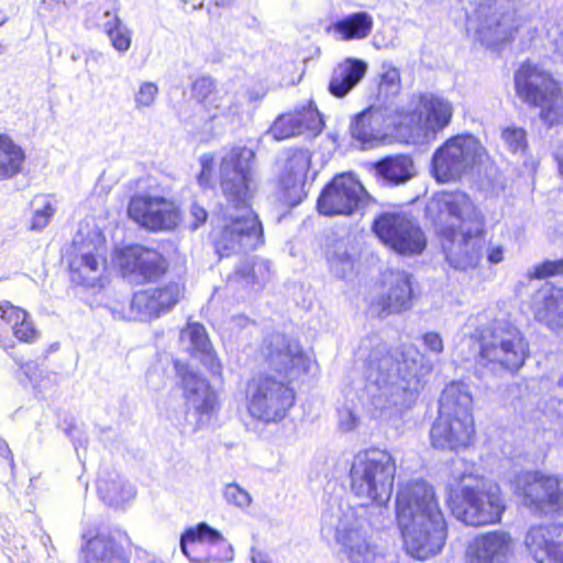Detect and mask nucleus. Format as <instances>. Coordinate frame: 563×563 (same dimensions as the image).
<instances>
[{
    "label": "nucleus",
    "instance_id": "0eeeda50",
    "mask_svg": "<svg viewBox=\"0 0 563 563\" xmlns=\"http://www.w3.org/2000/svg\"><path fill=\"white\" fill-rule=\"evenodd\" d=\"M396 461L386 450L358 452L350 468L351 490L365 504H376L382 510L393 493Z\"/></svg>",
    "mask_w": 563,
    "mask_h": 563
},
{
    "label": "nucleus",
    "instance_id": "20e7f679",
    "mask_svg": "<svg viewBox=\"0 0 563 563\" xmlns=\"http://www.w3.org/2000/svg\"><path fill=\"white\" fill-rule=\"evenodd\" d=\"M396 519L411 556L426 560L444 547L446 522L428 482L416 479L400 485L396 496Z\"/></svg>",
    "mask_w": 563,
    "mask_h": 563
},
{
    "label": "nucleus",
    "instance_id": "393cba45",
    "mask_svg": "<svg viewBox=\"0 0 563 563\" xmlns=\"http://www.w3.org/2000/svg\"><path fill=\"white\" fill-rule=\"evenodd\" d=\"M413 113L410 114V123L422 125L433 132L440 131L452 119L453 107L441 96L424 92L412 97Z\"/></svg>",
    "mask_w": 563,
    "mask_h": 563
},
{
    "label": "nucleus",
    "instance_id": "a18cd8bd",
    "mask_svg": "<svg viewBox=\"0 0 563 563\" xmlns=\"http://www.w3.org/2000/svg\"><path fill=\"white\" fill-rule=\"evenodd\" d=\"M77 0H41L36 12L41 20L52 24L66 16Z\"/></svg>",
    "mask_w": 563,
    "mask_h": 563
},
{
    "label": "nucleus",
    "instance_id": "79ce46f5",
    "mask_svg": "<svg viewBox=\"0 0 563 563\" xmlns=\"http://www.w3.org/2000/svg\"><path fill=\"white\" fill-rule=\"evenodd\" d=\"M23 150L9 136L0 134V179L11 178L21 170Z\"/></svg>",
    "mask_w": 563,
    "mask_h": 563
},
{
    "label": "nucleus",
    "instance_id": "680f3d73",
    "mask_svg": "<svg viewBox=\"0 0 563 563\" xmlns=\"http://www.w3.org/2000/svg\"><path fill=\"white\" fill-rule=\"evenodd\" d=\"M0 456L3 459H8L13 463L12 452L8 445V443L0 437Z\"/></svg>",
    "mask_w": 563,
    "mask_h": 563
},
{
    "label": "nucleus",
    "instance_id": "e433bc0d",
    "mask_svg": "<svg viewBox=\"0 0 563 563\" xmlns=\"http://www.w3.org/2000/svg\"><path fill=\"white\" fill-rule=\"evenodd\" d=\"M473 398L470 388L462 382H452L443 389L439 400V413L457 416H472Z\"/></svg>",
    "mask_w": 563,
    "mask_h": 563
},
{
    "label": "nucleus",
    "instance_id": "bb28decb",
    "mask_svg": "<svg viewBox=\"0 0 563 563\" xmlns=\"http://www.w3.org/2000/svg\"><path fill=\"white\" fill-rule=\"evenodd\" d=\"M310 163L311 155L308 150L296 148L286 152V161L279 180L288 199L295 203L301 200Z\"/></svg>",
    "mask_w": 563,
    "mask_h": 563
},
{
    "label": "nucleus",
    "instance_id": "a878e982",
    "mask_svg": "<svg viewBox=\"0 0 563 563\" xmlns=\"http://www.w3.org/2000/svg\"><path fill=\"white\" fill-rule=\"evenodd\" d=\"M80 556L84 563H130V558L115 538L108 533L84 531Z\"/></svg>",
    "mask_w": 563,
    "mask_h": 563
},
{
    "label": "nucleus",
    "instance_id": "2f4dec72",
    "mask_svg": "<svg viewBox=\"0 0 563 563\" xmlns=\"http://www.w3.org/2000/svg\"><path fill=\"white\" fill-rule=\"evenodd\" d=\"M386 284L388 289L383 297V311L395 313L409 309L413 299L411 275L405 271H393Z\"/></svg>",
    "mask_w": 563,
    "mask_h": 563
},
{
    "label": "nucleus",
    "instance_id": "ea45409f",
    "mask_svg": "<svg viewBox=\"0 0 563 563\" xmlns=\"http://www.w3.org/2000/svg\"><path fill=\"white\" fill-rule=\"evenodd\" d=\"M376 170L382 178L394 185L404 184L413 176L412 161L406 155L385 157L377 163Z\"/></svg>",
    "mask_w": 563,
    "mask_h": 563
},
{
    "label": "nucleus",
    "instance_id": "9d476101",
    "mask_svg": "<svg viewBox=\"0 0 563 563\" xmlns=\"http://www.w3.org/2000/svg\"><path fill=\"white\" fill-rule=\"evenodd\" d=\"M516 91L528 104L540 109L541 120L558 124L562 117L560 88L551 75L537 65L525 63L515 76Z\"/></svg>",
    "mask_w": 563,
    "mask_h": 563
},
{
    "label": "nucleus",
    "instance_id": "4d7b16f0",
    "mask_svg": "<svg viewBox=\"0 0 563 563\" xmlns=\"http://www.w3.org/2000/svg\"><path fill=\"white\" fill-rule=\"evenodd\" d=\"M423 344L432 353L440 354L443 351V341L439 333L428 332L422 336Z\"/></svg>",
    "mask_w": 563,
    "mask_h": 563
},
{
    "label": "nucleus",
    "instance_id": "412c9836",
    "mask_svg": "<svg viewBox=\"0 0 563 563\" xmlns=\"http://www.w3.org/2000/svg\"><path fill=\"white\" fill-rule=\"evenodd\" d=\"M179 296L180 287L177 283L136 291L130 302L131 313L141 321L159 318L176 306Z\"/></svg>",
    "mask_w": 563,
    "mask_h": 563
},
{
    "label": "nucleus",
    "instance_id": "aec40b11",
    "mask_svg": "<svg viewBox=\"0 0 563 563\" xmlns=\"http://www.w3.org/2000/svg\"><path fill=\"white\" fill-rule=\"evenodd\" d=\"M120 266L125 277L135 283L153 282L167 271L165 257L154 249L133 245L125 249L120 257Z\"/></svg>",
    "mask_w": 563,
    "mask_h": 563
},
{
    "label": "nucleus",
    "instance_id": "f8f14e48",
    "mask_svg": "<svg viewBox=\"0 0 563 563\" xmlns=\"http://www.w3.org/2000/svg\"><path fill=\"white\" fill-rule=\"evenodd\" d=\"M484 154V147L474 136L451 137L432 156L433 175L441 183L456 180L479 163Z\"/></svg>",
    "mask_w": 563,
    "mask_h": 563
},
{
    "label": "nucleus",
    "instance_id": "a211bd4d",
    "mask_svg": "<svg viewBox=\"0 0 563 563\" xmlns=\"http://www.w3.org/2000/svg\"><path fill=\"white\" fill-rule=\"evenodd\" d=\"M263 353L269 367L289 382L308 369L309 358L299 342L282 333L272 334Z\"/></svg>",
    "mask_w": 563,
    "mask_h": 563
},
{
    "label": "nucleus",
    "instance_id": "6e6d98bb",
    "mask_svg": "<svg viewBox=\"0 0 563 563\" xmlns=\"http://www.w3.org/2000/svg\"><path fill=\"white\" fill-rule=\"evenodd\" d=\"M190 217L194 220L190 223V228L192 230H197L201 224H203L207 221L208 212L198 202H192L190 207Z\"/></svg>",
    "mask_w": 563,
    "mask_h": 563
},
{
    "label": "nucleus",
    "instance_id": "338daca9",
    "mask_svg": "<svg viewBox=\"0 0 563 563\" xmlns=\"http://www.w3.org/2000/svg\"><path fill=\"white\" fill-rule=\"evenodd\" d=\"M253 563H268L261 554L257 556H253Z\"/></svg>",
    "mask_w": 563,
    "mask_h": 563
},
{
    "label": "nucleus",
    "instance_id": "4c0bfd02",
    "mask_svg": "<svg viewBox=\"0 0 563 563\" xmlns=\"http://www.w3.org/2000/svg\"><path fill=\"white\" fill-rule=\"evenodd\" d=\"M325 258L330 272L338 278L347 279L353 275L355 250L349 239H339L327 246Z\"/></svg>",
    "mask_w": 563,
    "mask_h": 563
},
{
    "label": "nucleus",
    "instance_id": "c9c22d12",
    "mask_svg": "<svg viewBox=\"0 0 563 563\" xmlns=\"http://www.w3.org/2000/svg\"><path fill=\"white\" fill-rule=\"evenodd\" d=\"M97 489L100 498L113 507H119L135 496V488L114 471L99 474Z\"/></svg>",
    "mask_w": 563,
    "mask_h": 563
},
{
    "label": "nucleus",
    "instance_id": "c03bdc74",
    "mask_svg": "<svg viewBox=\"0 0 563 563\" xmlns=\"http://www.w3.org/2000/svg\"><path fill=\"white\" fill-rule=\"evenodd\" d=\"M32 217L29 224V230L40 231L44 229L55 214V207L51 198L46 195L35 196L30 202Z\"/></svg>",
    "mask_w": 563,
    "mask_h": 563
},
{
    "label": "nucleus",
    "instance_id": "dca6fc26",
    "mask_svg": "<svg viewBox=\"0 0 563 563\" xmlns=\"http://www.w3.org/2000/svg\"><path fill=\"white\" fill-rule=\"evenodd\" d=\"M180 550L194 563L228 562L234 556L232 545L221 532L206 522L181 534Z\"/></svg>",
    "mask_w": 563,
    "mask_h": 563
},
{
    "label": "nucleus",
    "instance_id": "ddd939ff",
    "mask_svg": "<svg viewBox=\"0 0 563 563\" xmlns=\"http://www.w3.org/2000/svg\"><path fill=\"white\" fill-rule=\"evenodd\" d=\"M373 231L389 249L400 255L421 254L427 238L419 223L405 212H384L373 222Z\"/></svg>",
    "mask_w": 563,
    "mask_h": 563
},
{
    "label": "nucleus",
    "instance_id": "c756f323",
    "mask_svg": "<svg viewBox=\"0 0 563 563\" xmlns=\"http://www.w3.org/2000/svg\"><path fill=\"white\" fill-rule=\"evenodd\" d=\"M320 129V114L313 103L309 102L308 107L303 108L302 111L278 117L268 133L273 139L282 141L300 135L306 130L314 131Z\"/></svg>",
    "mask_w": 563,
    "mask_h": 563
},
{
    "label": "nucleus",
    "instance_id": "37998d69",
    "mask_svg": "<svg viewBox=\"0 0 563 563\" xmlns=\"http://www.w3.org/2000/svg\"><path fill=\"white\" fill-rule=\"evenodd\" d=\"M192 96L208 110L211 108L216 110L211 118L231 113V108L222 102H217L218 96L214 92V82L210 77L202 76L194 81Z\"/></svg>",
    "mask_w": 563,
    "mask_h": 563
},
{
    "label": "nucleus",
    "instance_id": "58836bf2",
    "mask_svg": "<svg viewBox=\"0 0 563 563\" xmlns=\"http://www.w3.org/2000/svg\"><path fill=\"white\" fill-rule=\"evenodd\" d=\"M104 261L88 252L75 257L70 264L73 279L87 287H95L101 275Z\"/></svg>",
    "mask_w": 563,
    "mask_h": 563
},
{
    "label": "nucleus",
    "instance_id": "09e8293b",
    "mask_svg": "<svg viewBox=\"0 0 563 563\" xmlns=\"http://www.w3.org/2000/svg\"><path fill=\"white\" fill-rule=\"evenodd\" d=\"M223 497L227 503L241 509L247 508L252 503L251 495L235 483L228 484L224 487Z\"/></svg>",
    "mask_w": 563,
    "mask_h": 563
},
{
    "label": "nucleus",
    "instance_id": "5fc2aeb1",
    "mask_svg": "<svg viewBox=\"0 0 563 563\" xmlns=\"http://www.w3.org/2000/svg\"><path fill=\"white\" fill-rule=\"evenodd\" d=\"M108 36L117 51L125 52L129 49L131 45V36L125 26H122L121 29H119L118 31L113 32Z\"/></svg>",
    "mask_w": 563,
    "mask_h": 563
},
{
    "label": "nucleus",
    "instance_id": "473e14b6",
    "mask_svg": "<svg viewBox=\"0 0 563 563\" xmlns=\"http://www.w3.org/2000/svg\"><path fill=\"white\" fill-rule=\"evenodd\" d=\"M386 125L383 111L379 108L369 107L352 120L350 132L352 137L361 142L363 146L372 147L383 137Z\"/></svg>",
    "mask_w": 563,
    "mask_h": 563
},
{
    "label": "nucleus",
    "instance_id": "6e6552de",
    "mask_svg": "<svg viewBox=\"0 0 563 563\" xmlns=\"http://www.w3.org/2000/svg\"><path fill=\"white\" fill-rule=\"evenodd\" d=\"M321 534L333 537L350 563H373L376 549L368 523L355 515L353 508L331 507L322 514Z\"/></svg>",
    "mask_w": 563,
    "mask_h": 563
},
{
    "label": "nucleus",
    "instance_id": "423d86ee",
    "mask_svg": "<svg viewBox=\"0 0 563 563\" xmlns=\"http://www.w3.org/2000/svg\"><path fill=\"white\" fill-rule=\"evenodd\" d=\"M445 492L452 515L467 526L497 523L506 509L499 486L471 473L454 471Z\"/></svg>",
    "mask_w": 563,
    "mask_h": 563
},
{
    "label": "nucleus",
    "instance_id": "1a4fd4ad",
    "mask_svg": "<svg viewBox=\"0 0 563 563\" xmlns=\"http://www.w3.org/2000/svg\"><path fill=\"white\" fill-rule=\"evenodd\" d=\"M466 29L486 47L508 42L518 29L512 0H481L467 14Z\"/></svg>",
    "mask_w": 563,
    "mask_h": 563
},
{
    "label": "nucleus",
    "instance_id": "7ed1b4c3",
    "mask_svg": "<svg viewBox=\"0 0 563 563\" xmlns=\"http://www.w3.org/2000/svg\"><path fill=\"white\" fill-rule=\"evenodd\" d=\"M450 266L465 271L475 267L482 257L485 217L463 191L434 195L426 208Z\"/></svg>",
    "mask_w": 563,
    "mask_h": 563
},
{
    "label": "nucleus",
    "instance_id": "c85d7f7f",
    "mask_svg": "<svg viewBox=\"0 0 563 563\" xmlns=\"http://www.w3.org/2000/svg\"><path fill=\"white\" fill-rule=\"evenodd\" d=\"M271 262L261 257H246L235 266L227 277V285L231 288H243L258 291L271 279Z\"/></svg>",
    "mask_w": 563,
    "mask_h": 563
},
{
    "label": "nucleus",
    "instance_id": "774afa93",
    "mask_svg": "<svg viewBox=\"0 0 563 563\" xmlns=\"http://www.w3.org/2000/svg\"><path fill=\"white\" fill-rule=\"evenodd\" d=\"M136 563H164V562L162 560H157V559H146L144 561H140Z\"/></svg>",
    "mask_w": 563,
    "mask_h": 563
},
{
    "label": "nucleus",
    "instance_id": "4be33fe9",
    "mask_svg": "<svg viewBox=\"0 0 563 563\" xmlns=\"http://www.w3.org/2000/svg\"><path fill=\"white\" fill-rule=\"evenodd\" d=\"M474 433L473 416L462 418L439 413L431 427L430 439L437 449L457 451L472 443Z\"/></svg>",
    "mask_w": 563,
    "mask_h": 563
},
{
    "label": "nucleus",
    "instance_id": "7c9ffc66",
    "mask_svg": "<svg viewBox=\"0 0 563 563\" xmlns=\"http://www.w3.org/2000/svg\"><path fill=\"white\" fill-rule=\"evenodd\" d=\"M180 341L190 354L200 360V362L213 374L221 373V364L214 354L213 347L203 325L199 323H189L180 332Z\"/></svg>",
    "mask_w": 563,
    "mask_h": 563
},
{
    "label": "nucleus",
    "instance_id": "b1692460",
    "mask_svg": "<svg viewBox=\"0 0 563 563\" xmlns=\"http://www.w3.org/2000/svg\"><path fill=\"white\" fill-rule=\"evenodd\" d=\"M515 542L509 532L495 530L477 536L467 549L468 563H509Z\"/></svg>",
    "mask_w": 563,
    "mask_h": 563
},
{
    "label": "nucleus",
    "instance_id": "72a5a7b5",
    "mask_svg": "<svg viewBox=\"0 0 563 563\" xmlns=\"http://www.w3.org/2000/svg\"><path fill=\"white\" fill-rule=\"evenodd\" d=\"M12 330L14 336L23 342H32L37 336L29 313L9 301L0 303V335Z\"/></svg>",
    "mask_w": 563,
    "mask_h": 563
},
{
    "label": "nucleus",
    "instance_id": "cd10ccee",
    "mask_svg": "<svg viewBox=\"0 0 563 563\" xmlns=\"http://www.w3.org/2000/svg\"><path fill=\"white\" fill-rule=\"evenodd\" d=\"M534 319L553 331L563 329V287H541L532 297Z\"/></svg>",
    "mask_w": 563,
    "mask_h": 563
},
{
    "label": "nucleus",
    "instance_id": "f257e3e1",
    "mask_svg": "<svg viewBox=\"0 0 563 563\" xmlns=\"http://www.w3.org/2000/svg\"><path fill=\"white\" fill-rule=\"evenodd\" d=\"M358 360L363 362V405L380 413L400 415L411 408L432 371L429 358L413 344L390 351L380 339L362 341Z\"/></svg>",
    "mask_w": 563,
    "mask_h": 563
},
{
    "label": "nucleus",
    "instance_id": "603ef678",
    "mask_svg": "<svg viewBox=\"0 0 563 563\" xmlns=\"http://www.w3.org/2000/svg\"><path fill=\"white\" fill-rule=\"evenodd\" d=\"M200 173L197 176V181L202 188H209L213 184V165L214 157L212 154H203L200 159Z\"/></svg>",
    "mask_w": 563,
    "mask_h": 563
},
{
    "label": "nucleus",
    "instance_id": "49530a36",
    "mask_svg": "<svg viewBox=\"0 0 563 563\" xmlns=\"http://www.w3.org/2000/svg\"><path fill=\"white\" fill-rule=\"evenodd\" d=\"M158 87L155 82L143 81L134 93V106L137 111L152 108L158 96Z\"/></svg>",
    "mask_w": 563,
    "mask_h": 563
},
{
    "label": "nucleus",
    "instance_id": "39448f33",
    "mask_svg": "<svg viewBox=\"0 0 563 563\" xmlns=\"http://www.w3.org/2000/svg\"><path fill=\"white\" fill-rule=\"evenodd\" d=\"M475 371L481 376L515 375L529 355V343L512 323L495 320L471 335Z\"/></svg>",
    "mask_w": 563,
    "mask_h": 563
},
{
    "label": "nucleus",
    "instance_id": "052dcab7",
    "mask_svg": "<svg viewBox=\"0 0 563 563\" xmlns=\"http://www.w3.org/2000/svg\"><path fill=\"white\" fill-rule=\"evenodd\" d=\"M65 433L73 440L75 450L77 451L79 446H82L86 444V439H81L80 437L77 438V434L80 433L78 428L76 426H69L65 429Z\"/></svg>",
    "mask_w": 563,
    "mask_h": 563
},
{
    "label": "nucleus",
    "instance_id": "de8ad7c7",
    "mask_svg": "<svg viewBox=\"0 0 563 563\" xmlns=\"http://www.w3.org/2000/svg\"><path fill=\"white\" fill-rule=\"evenodd\" d=\"M563 275V258L547 260L528 272L529 278L542 279L551 276Z\"/></svg>",
    "mask_w": 563,
    "mask_h": 563
},
{
    "label": "nucleus",
    "instance_id": "0e129e2a",
    "mask_svg": "<svg viewBox=\"0 0 563 563\" xmlns=\"http://www.w3.org/2000/svg\"><path fill=\"white\" fill-rule=\"evenodd\" d=\"M555 159L558 162L559 169L563 175V143L558 147L555 152Z\"/></svg>",
    "mask_w": 563,
    "mask_h": 563
},
{
    "label": "nucleus",
    "instance_id": "a19ab883",
    "mask_svg": "<svg viewBox=\"0 0 563 563\" xmlns=\"http://www.w3.org/2000/svg\"><path fill=\"white\" fill-rule=\"evenodd\" d=\"M373 27L372 16L364 11L344 16L334 24V30L343 40H360L368 36Z\"/></svg>",
    "mask_w": 563,
    "mask_h": 563
},
{
    "label": "nucleus",
    "instance_id": "6ab92c4d",
    "mask_svg": "<svg viewBox=\"0 0 563 563\" xmlns=\"http://www.w3.org/2000/svg\"><path fill=\"white\" fill-rule=\"evenodd\" d=\"M174 365L181 380L184 395L200 416L198 423L203 424L219 410L218 397L208 380L198 372L179 361H175Z\"/></svg>",
    "mask_w": 563,
    "mask_h": 563
},
{
    "label": "nucleus",
    "instance_id": "4468645a",
    "mask_svg": "<svg viewBox=\"0 0 563 563\" xmlns=\"http://www.w3.org/2000/svg\"><path fill=\"white\" fill-rule=\"evenodd\" d=\"M514 488L522 504L539 512L563 510V481L541 472H522L514 481Z\"/></svg>",
    "mask_w": 563,
    "mask_h": 563
},
{
    "label": "nucleus",
    "instance_id": "69168bd1",
    "mask_svg": "<svg viewBox=\"0 0 563 563\" xmlns=\"http://www.w3.org/2000/svg\"><path fill=\"white\" fill-rule=\"evenodd\" d=\"M15 362L19 364V366L21 367V369H23V371H24V373H25L26 375H29V372H30V369L32 368L33 363H32V362H27V363H25V364H24V363L20 362L19 360H15Z\"/></svg>",
    "mask_w": 563,
    "mask_h": 563
},
{
    "label": "nucleus",
    "instance_id": "f03ea898",
    "mask_svg": "<svg viewBox=\"0 0 563 563\" xmlns=\"http://www.w3.org/2000/svg\"><path fill=\"white\" fill-rule=\"evenodd\" d=\"M254 157L251 148L236 146L221 161L220 187L227 202V223L214 242L220 257L253 251L264 243L262 223L251 206Z\"/></svg>",
    "mask_w": 563,
    "mask_h": 563
},
{
    "label": "nucleus",
    "instance_id": "3c124183",
    "mask_svg": "<svg viewBox=\"0 0 563 563\" xmlns=\"http://www.w3.org/2000/svg\"><path fill=\"white\" fill-rule=\"evenodd\" d=\"M400 88L399 71L395 67H387L380 76L379 93L396 95Z\"/></svg>",
    "mask_w": 563,
    "mask_h": 563
},
{
    "label": "nucleus",
    "instance_id": "2eb2a0df",
    "mask_svg": "<svg viewBox=\"0 0 563 563\" xmlns=\"http://www.w3.org/2000/svg\"><path fill=\"white\" fill-rule=\"evenodd\" d=\"M369 196L351 173L336 175L321 191L318 210L324 216H351L364 208Z\"/></svg>",
    "mask_w": 563,
    "mask_h": 563
},
{
    "label": "nucleus",
    "instance_id": "9b49d317",
    "mask_svg": "<svg viewBox=\"0 0 563 563\" xmlns=\"http://www.w3.org/2000/svg\"><path fill=\"white\" fill-rule=\"evenodd\" d=\"M250 415L265 423L279 422L295 404V391L288 383L272 376L253 379L247 387Z\"/></svg>",
    "mask_w": 563,
    "mask_h": 563
},
{
    "label": "nucleus",
    "instance_id": "f704fd0d",
    "mask_svg": "<svg viewBox=\"0 0 563 563\" xmlns=\"http://www.w3.org/2000/svg\"><path fill=\"white\" fill-rule=\"evenodd\" d=\"M367 64L362 59L347 58L332 73L329 91L336 98L346 96L365 76Z\"/></svg>",
    "mask_w": 563,
    "mask_h": 563
},
{
    "label": "nucleus",
    "instance_id": "f3484780",
    "mask_svg": "<svg viewBox=\"0 0 563 563\" xmlns=\"http://www.w3.org/2000/svg\"><path fill=\"white\" fill-rule=\"evenodd\" d=\"M129 217L150 231H169L180 221L178 207L170 200L148 194L131 197L128 207Z\"/></svg>",
    "mask_w": 563,
    "mask_h": 563
},
{
    "label": "nucleus",
    "instance_id": "864d4df0",
    "mask_svg": "<svg viewBox=\"0 0 563 563\" xmlns=\"http://www.w3.org/2000/svg\"><path fill=\"white\" fill-rule=\"evenodd\" d=\"M338 415L339 426L342 430L352 431L357 427L360 415L356 406H342L341 408H339Z\"/></svg>",
    "mask_w": 563,
    "mask_h": 563
},
{
    "label": "nucleus",
    "instance_id": "5701e85b",
    "mask_svg": "<svg viewBox=\"0 0 563 563\" xmlns=\"http://www.w3.org/2000/svg\"><path fill=\"white\" fill-rule=\"evenodd\" d=\"M525 547L537 563H563V525L531 527L526 533Z\"/></svg>",
    "mask_w": 563,
    "mask_h": 563
},
{
    "label": "nucleus",
    "instance_id": "e2e57ef3",
    "mask_svg": "<svg viewBox=\"0 0 563 563\" xmlns=\"http://www.w3.org/2000/svg\"><path fill=\"white\" fill-rule=\"evenodd\" d=\"M553 45L555 46L558 53L563 56V31L553 37Z\"/></svg>",
    "mask_w": 563,
    "mask_h": 563
},
{
    "label": "nucleus",
    "instance_id": "13d9d810",
    "mask_svg": "<svg viewBox=\"0 0 563 563\" xmlns=\"http://www.w3.org/2000/svg\"><path fill=\"white\" fill-rule=\"evenodd\" d=\"M104 19L106 21L103 22V29L108 35L124 26L120 18L118 16L117 12L112 13L110 11H106Z\"/></svg>",
    "mask_w": 563,
    "mask_h": 563
},
{
    "label": "nucleus",
    "instance_id": "bf43d9fd",
    "mask_svg": "<svg viewBox=\"0 0 563 563\" xmlns=\"http://www.w3.org/2000/svg\"><path fill=\"white\" fill-rule=\"evenodd\" d=\"M487 260L490 264H499L504 260V247L500 245H489L487 250Z\"/></svg>",
    "mask_w": 563,
    "mask_h": 563
},
{
    "label": "nucleus",
    "instance_id": "8fccbe9b",
    "mask_svg": "<svg viewBox=\"0 0 563 563\" xmlns=\"http://www.w3.org/2000/svg\"><path fill=\"white\" fill-rule=\"evenodd\" d=\"M503 140L512 153L523 152L527 148L526 131L520 128H507L503 131Z\"/></svg>",
    "mask_w": 563,
    "mask_h": 563
}]
</instances>
